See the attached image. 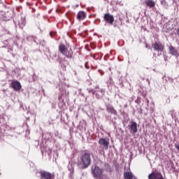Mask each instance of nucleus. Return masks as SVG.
Returning <instances> with one entry per match:
<instances>
[{
    "label": "nucleus",
    "instance_id": "nucleus-11",
    "mask_svg": "<svg viewBox=\"0 0 179 179\" xmlns=\"http://www.w3.org/2000/svg\"><path fill=\"white\" fill-rule=\"evenodd\" d=\"M131 129L134 134H136V132H138V124H136V122H134L131 123Z\"/></svg>",
    "mask_w": 179,
    "mask_h": 179
},
{
    "label": "nucleus",
    "instance_id": "nucleus-6",
    "mask_svg": "<svg viewBox=\"0 0 179 179\" xmlns=\"http://www.w3.org/2000/svg\"><path fill=\"white\" fill-rule=\"evenodd\" d=\"M103 19L107 22V23H110V24H113V23H114V16L110 13L105 14Z\"/></svg>",
    "mask_w": 179,
    "mask_h": 179
},
{
    "label": "nucleus",
    "instance_id": "nucleus-15",
    "mask_svg": "<svg viewBox=\"0 0 179 179\" xmlns=\"http://www.w3.org/2000/svg\"><path fill=\"white\" fill-rule=\"evenodd\" d=\"M24 24H25V23L24 22V23L22 24V26H24Z\"/></svg>",
    "mask_w": 179,
    "mask_h": 179
},
{
    "label": "nucleus",
    "instance_id": "nucleus-8",
    "mask_svg": "<svg viewBox=\"0 0 179 179\" xmlns=\"http://www.w3.org/2000/svg\"><path fill=\"white\" fill-rule=\"evenodd\" d=\"M41 177L42 179H51L52 178V175L50 172L43 171H41Z\"/></svg>",
    "mask_w": 179,
    "mask_h": 179
},
{
    "label": "nucleus",
    "instance_id": "nucleus-10",
    "mask_svg": "<svg viewBox=\"0 0 179 179\" xmlns=\"http://www.w3.org/2000/svg\"><path fill=\"white\" fill-rule=\"evenodd\" d=\"M86 17V13L84 11H80L77 14V19L78 20H83Z\"/></svg>",
    "mask_w": 179,
    "mask_h": 179
},
{
    "label": "nucleus",
    "instance_id": "nucleus-13",
    "mask_svg": "<svg viewBox=\"0 0 179 179\" xmlns=\"http://www.w3.org/2000/svg\"><path fill=\"white\" fill-rule=\"evenodd\" d=\"M107 110L108 111V113H110L111 114H114L115 115L117 114V110H115V109H114L113 106L108 107Z\"/></svg>",
    "mask_w": 179,
    "mask_h": 179
},
{
    "label": "nucleus",
    "instance_id": "nucleus-7",
    "mask_svg": "<svg viewBox=\"0 0 179 179\" xmlns=\"http://www.w3.org/2000/svg\"><path fill=\"white\" fill-rule=\"evenodd\" d=\"M10 87H12L14 90L19 91L22 89V85L19 83V81H13L11 83Z\"/></svg>",
    "mask_w": 179,
    "mask_h": 179
},
{
    "label": "nucleus",
    "instance_id": "nucleus-4",
    "mask_svg": "<svg viewBox=\"0 0 179 179\" xmlns=\"http://www.w3.org/2000/svg\"><path fill=\"white\" fill-rule=\"evenodd\" d=\"M99 143L103 146V149L104 150H108V145H110V142L106 138H100L99 141Z\"/></svg>",
    "mask_w": 179,
    "mask_h": 179
},
{
    "label": "nucleus",
    "instance_id": "nucleus-1",
    "mask_svg": "<svg viewBox=\"0 0 179 179\" xmlns=\"http://www.w3.org/2000/svg\"><path fill=\"white\" fill-rule=\"evenodd\" d=\"M80 163L79 164V167L80 169H87L90 166L92 162V158L90 157V154L85 153L82 155L80 158Z\"/></svg>",
    "mask_w": 179,
    "mask_h": 179
},
{
    "label": "nucleus",
    "instance_id": "nucleus-9",
    "mask_svg": "<svg viewBox=\"0 0 179 179\" xmlns=\"http://www.w3.org/2000/svg\"><path fill=\"white\" fill-rule=\"evenodd\" d=\"M162 176V175L159 172H152L148 175V179H159Z\"/></svg>",
    "mask_w": 179,
    "mask_h": 179
},
{
    "label": "nucleus",
    "instance_id": "nucleus-5",
    "mask_svg": "<svg viewBox=\"0 0 179 179\" xmlns=\"http://www.w3.org/2000/svg\"><path fill=\"white\" fill-rule=\"evenodd\" d=\"M152 47H153L154 50L158 52H162L164 50V45L160 43H155L152 45Z\"/></svg>",
    "mask_w": 179,
    "mask_h": 179
},
{
    "label": "nucleus",
    "instance_id": "nucleus-3",
    "mask_svg": "<svg viewBox=\"0 0 179 179\" xmlns=\"http://www.w3.org/2000/svg\"><path fill=\"white\" fill-rule=\"evenodd\" d=\"M59 50L60 51V52H62V54H63V55H65L67 57V58H71L72 57V50H68V48H66L65 47V45L61 44L59 46Z\"/></svg>",
    "mask_w": 179,
    "mask_h": 179
},
{
    "label": "nucleus",
    "instance_id": "nucleus-2",
    "mask_svg": "<svg viewBox=\"0 0 179 179\" xmlns=\"http://www.w3.org/2000/svg\"><path fill=\"white\" fill-rule=\"evenodd\" d=\"M92 174L96 179H101L103 170L99 168V166H94L92 168Z\"/></svg>",
    "mask_w": 179,
    "mask_h": 179
},
{
    "label": "nucleus",
    "instance_id": "nucleus-12",
    "mask_svg": "<svg viewBox=\"0 0 179 179\" xmlns=\"http://www.w3.org/2000/svg\"><path fill=\"white\" fill-rule=\"evenodd\" d=\"M124 179H133L134 175L131 172H124Z\"/></svg>",
    "mask_w": 179,
    "mask_h": 179
},
{
    "label": "nucleus",
    "instance_id": "nucleus-14",
    "mask_svg": "<svg viewBox=\"0 0 179 179\" xmlns=\"http://www.w3.org/2000/svg\"><path fill=\"white\" fill-rule=\"evenodd\" d=\"M146 6H150V8H153L155 6V3L153 1V0H148L146 2Z\"/></svg>",
    "mask_w": 179,
    "mask_h": 179
}]
</instances>
